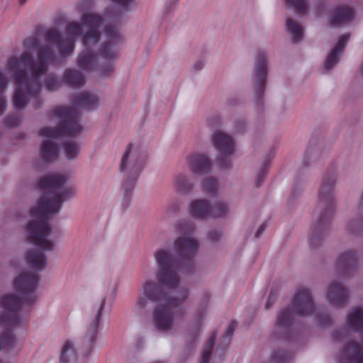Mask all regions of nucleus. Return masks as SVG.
Returning <instances> with one entry per match:
<instances>
[{
	"label": "nucleus",
	"instance_id": "f257e3e1",
	"mask_svg": "<svg viewBox=\"0 0 363 363\" xmlns=\"http://www.w3.org/2000/svg\"><path fill=\"white\" fill-rule=\"evenodd\" d=\"M23 47L22 54L19 57H11L6 64V69L11 74L15 83L13 104L15 108L22 110L29 100L34 99L33 106L38 109L41 104L40 78L48 72L55 55L50 47L40 46L35 36L25 39Z\"/></svg>",
	"mask_w": 363,
	"mask_h": 363
},
{
	"label": "nucleus",
	"instance_id": "f03ea898",
	"mask_svg": "<svg viewBox=\"0 0 363 363\" xmlns=\"http://www.w3.org/2000/svg\"><path fill=\"white\" fill-rule=\"evenodd\" d=\"M67 179L64 175L52 174L38 181V186L44 193L36 206L30 209V213L31 217L38 220L28 223L26 232L29 240L44 250L51 251L55 248L54 242L47 240L52 232L47 216L59 213L62 203L71 199L74 194V189L71 186L60 191Z\"/></svg>",
	"mask_w": 363,
	"mask_h": 363
},
{
	"label": "nucleus",
	"instance_id": "7ed1b4c3",
	"mask_svg": "<svg viewBox=\"0 0 363 363\" xmlns=\"http://www.w3.org/2000/svg\"><path fill=\"white\" fill-rule=\"evenodd\" d=\"M104 23L103 18L96 13H85L81 22L71 21L65 27L66 37L56 28H49L45 34V40L55 45L61 56H68L74 50L76 38L82 35L84 50L77 59L78 67L83 70H90L96 65L97 56L93 50L100 40L99 28Z\"/></svg>",
	"mask_w": 363,
	"mask_h": 363
},
{
	"label": "nucleus",
	"instance_id": "20e7f679",
	"mask_svg": "<svg viewBox=\"0 0 363 363\" xmlns=\"http://www.w3.org/2000/svg\"><path fill=\"white\" fill-rule=\"evenodd\" d=\"M199 244L194 239L179 237L174 242V249L177 257L169 250L158 249L154 255L157 270L156 279L169 289L179 286L182 279L179 272L190 274L194 272L195 257Z\"/></svg>",
	"mask_w": 363,
	"mask_h": 363
},
{
	"label": "nucleus",
	"instance_id": "39448f33",
	"mask_svg": "<svg viewBox=\"0 0 363 363\" xmlns=\"http://www.w3.org/2000/svg\"><path fill=\"white\" fill-rule=\"evenodd\" d=\"M40 277L33 273H22L13 280V287L21 295L18 298L15 294H6L0 301L4 309L0 315V325L6 327H16L20 323L18 312L23 303L32 304L35 301V291Z\"/></svg>",
	"mask_w": 363,
	"mask_h": 363
},
{
	"label": "nucleus",
	"instance_id": "423d86ee",
	"mask_svg": "<svg viewBox=\"0 0 363 363\" xmlns=\"http://www.w3.org/2000/svg\"><path fill=\"white\" fill-rule=\"evenodd\" d=\"M336 182L337 174L331 171L328 172L322 179L318 191V204L323 210L312 228L309 242L313 247L320 246L328 235L330 224L336 210Z\"/></svg>",
	"mask_w": 363,
	"mask_h": 363
},
{
	"label": "nucleus",
	"instance_id": "0eeeda50",
	"mask_svg": "<svg viewBox=\"0 0 363 363\" xmlns=\"http://www.w3.org/2000/svg\"><path fill=\"white\" fill-rule=\"evenodd\" d=\"M159 281L146 280L142 285V292L139 295L135 304V310L139 313H143L150 303L156 306L166 304L172 307L181 306L188 298L189 291L186 287H182L177 291H172Z\"/></svg>",
	"mask_w": 363,
	"mask_h": 363
},
{
	"label": "nucleus",
	"instance_id": "6e6552de",
	"mask_svg": "<svg viewBox=\"0 0 363 363\" xmlns=\"http://www.w3.org/2000/svg\"><path fill=\"white\" fill-rule=\"evenodd\" d=\"M52 114L60 120L57 127H45L40 135L46 138H57L61 136L74 137L79 134L82 127L79 123V113L74 108L58 106L52 109Z\"/></svg>",
	"mask_w": 363,
	"mask_h": 363
},
{
	"label": "nucleus",
	"instance_id": "1a4fd4ad",
	"mask_svg": "<svg viewBox=\"0 0 363 363\" xmlns=\"http://www.w3.org/2000/svg\"><path fill=\"white\" fill-rule=\"evenodd\" d=\"M345 328L335 330L331 335L334 342H345L351 338V332L359 333L363 330V307H352L347 313Z\"/></svg>",
	"mask_w": 363,
	"mask_h": 363
},
{
	"label": "nucleus",
	"instance_id": "9d476101",
	"mask_svg": "<svg viewBox=\"0 0 363 363\" xmlns=\"http://www.w3.org/2000/svg\"><path fill=\"white\" fill-rule=\"evenodd\" d=\"M359 254L357 250L348 249L337 257L334 272L340 278L353 277L359 269Z\"/></svg>",
	"mask_w": 363,
	"mask_h": 363
},
{
	"label": "nucleus",
	"instance_id": "9b49d317",
	"mask_svg": "<svg viewBox=\"0 0 363 363\" xmlns=\"http://www.w3.org/2000/svg\"><path fill=\"white\" fill-rule=\"evenodd\" d=\"M213 146L218 150L217 162L222 169H230L232 167L230 156L235 152V141L230 135L218 130L211 138Z\"/></svg>",
	"mask_w": 363,
	"mask_h": 363
},
{
	"label": "nucleus",
	"instance_id": "f8f14e48",
	"mask_svg": "<svg viewBox=\"0 0 363 363\" xmlns=\"http://www.w3.org/2000/svg\"><path fill=\"white\" fill-rule=\"evenodd\" d=\"M267 57L264 50H259L255 57V65L253 77V89L257 98V104L262 106L263 104L262 97L267 76Z\"/></svg>",
	"mask_w": 363,
	"mask_h": 363
},
{
	"label": "nucleus",
	"instance_id": "ddd939ff",
	"mask_svg": "<svg viewBox=\"0 0 363 363\" xmlns=\"http://www.w3.org/2000/svg\"><path fill=\"white\" fill-rule=\"evenodd\" d=\"M327 301L337 308H345L350 301V295L348 288L338 281H332L326 291Z\"/></svg>",
	"mask_w": 363,
	"mask_h": 363
},
{
	"label": "nucleus",
	"instance_id": "4468645a",
	"mask_svg": "<svg viewBox=\"0 0 363 363\" xmlns=\"http://www.w3.org/2000/svg\"><path fill=\"white\" fill-rule=\"evenodd\" d=\"M170 306L158 304L152 311V323L160 331L168 332L172 330L174 325L175 315Z\"/></svg>",
	"mask_w": 363,
	"mask_h": 363
},
{
	"label": "nucleus",
	"instance_id": "2eb2a0df",
	"mask_svg": "<svg viewBox=\"0 0 363 363\" xmlns=\"http://www.w3.org/2000/svg\"><path fill=\"white\" fill-rule=\"evenodd\" d=\"M105 41L100 49V55L106 60L114 59L118 56L116 45L122 41V37L118 29L111 25H107L104 29Z\"/></svg>",
	"mask_w": 363,
	"mask_h": 363
},
{
	"label": "nucleus",
	"instance_id": "dca6fc26",
	"mask_svg": "<svg viewBox=\"0 0 363 363\" xmlns=\"http://www.w3.org/2000/svg\"><path fill=\"white\" fill-rule=\"evenodd\" d=\"M294 313L301 316H309L315 311L313 296L311 291L306 288L298 289L292 299Z\"/></svg>",
	"mask_w": 363,
	"mask_h": 363
},
{
	"label": "nucleus",
	"instance_id": "f3484780",
	"mask_svg": "<svg viewBox=\"0 0 363 363\" xmlns=\"http://www.w3.org/2000/svg\"><path fill=\"white\" fill-rule=\"evenodd\" d=\"M132 149L133 144L129 143L121 157L120 171L127 174L138 176L143 169V161L139 153Z\"/></svg>",
	"mask_w": 363,
	"mask_h": 363
},
{
	"label": "nucleus",
	"instance_id": "a211bd4d",
	"mask_svg": "<svg viewBox=\"0 0 363 363\" xmlns=\"http://www.w3.org/2000/svg\"><path fill=\"white\" fill-rule=\"evenodd\" d=\"M106 303V298L101 299L99 306H96L91 314L89 327L83 341V345L87 351H90L92 344L95 342L98 334V327L101 320L102 311Z\"/></svg>",
	"mask_w": 363,
	"mask_h": 363
},
{
	"label": "nucleus",
	"instance_id": "6ab92c4d",
	"mask_svg": "<svg viewBox=\"0 0 363 363\" xmlns=\"http://www.w3.org/2000/svg\"><path fill=\"white\" fill-rule=\"evenodd\" d=\"M345 233L353 238L363 237V211L356 205L344 224Z\"/></svg>",
	"mask_w": 363,
	"mask_h": 363
},
{
	"label": "nucleus",
	"instance_id": "aec40b11",
	"mask_svg": "<svg viewBox=\"0 0 363 363\" xmlns=\"http://www.w3.org/2000/svg\"><path fill=\"white\" fill-rule=\"evenodd\" d=\"M339 363H363V352L359 345L351 341L340 351Z\"/></svg>",
	"mask_w": 363,
	"mask_h": 363
},
{
	"label": "nucleus",
	"instance_id": "412c9836",
	"mask_svg": "<svg viewBox=\"0 0 363 363\" xmlns=\"http://www.w3.org/2000/svg\"><path fill=\"white\" fill-rule=\"evenodd\" d=\"M188 164L193 173L204 174L211 172L212 162L205 155L194 153L188 157Z\"/></svg>",
	"mask_w": 363,
	"mask_h": 363
},
{
	"label": "nucleus",
	"instance_id": "4be33fe9",
	"mask_svg": "<svg viewBox=\"0 0 363 363\" xmlns=\"http://www.w3.org/2000/svg\"><path fill=\"white\" fill-rule=\"evenodd\" d=\"M349 35H342L335 45V46L328 53L326 60L324 63V69L325 70H330L333 69L340 60V57L342 55V52L347 45L349 40Z\"/></svg>",
	"mask_w": 363,
	"mask_h": 363
},
{
	"label": "nucleus",
	"instance_id": "5701e85b",
	"mask_svg": "<svg viewBox=\"0 0 363 363\" xmlns=\"http://www.w3.org/2000/svg\"><path fill=\"white\" fill-rule=\"evenodd\" d=\"M354 18V11L349 6H342L334 10L330 23L333 26H339L352 21Z\"/></svg>",
	"mask_w": 363,
	"mask_h": 363
},
{
	"label": "nucleus",
	"instance_id": "b1692460",
	"mask_svg": "<svg viewBox=\"0 0 363 363\" xmlns=\"http://www.w3.org/2000/svg\"><path fill=\"white\" fill-rule=\"evenodd\" d=\"M73 104L76 106L91 110L99 106V99L89 92H82L73 97Z\"/></svg>",
	"mask_w": 363,
	"mask_h": 363
},
{
	"label": "nucleus",
	"instance_id": "393cba45",
	"mask_svg": "<svg viewBox=\"0 0 363 363\" xmlns=\"http://www.w3.org/2000/svg\"><path fill=\"white\" fill-rule=\"evenodd\" d=\"M211 206L207 201L203 199L194 200L190 206L191 216L196 218L207 219L211 218Z\"/></svg>",
	"mask_w": 363,
	"mask_h": 363
},
{
	"label": "nucleus",
	"instance_id": "a878e982",
	"mask_svg": "<svg viewBox=\"0 0 363 363\" xmlns=\"http://www.w3.org/2000/svg\"><path fill=\"white\" fill-rule=\"evenodd\" d=\"M26 259L30 267L37 271H42L47 265L46 256L43 252L38 250L28 252L26 255Z\"/></svg>",
	"mask_w": 363,
	"mask_h": 363
},
{
	"label": "nucleus",
	"instance_id": "bb28decb",
	"mask_svg": "<svg viewBox=\"0 0 363 363\" xmlns=\"http://www.w3.org/2000/svg\"><path fill=\"white\" fill-rule=\"evenodd\" d=\"M40 156L43 161L50 163L58 157V148L55 143L44 141L40 148Z\"/></svg>",
	"mask_w": 363,
	"mask_h": 363
},
{
	"label": "nucleus",
	"instance_id": "cd10ccee",
	"mask_svg": "<svg viewBox=\"0 0 363 363\" xmlns=\"http://www.w3.org/2000/svg\"><path fill=\"white\" fill-rule=\"evenodd\" d=\"M64 82L72 87L79 88L85 84V79L83 74L76 69H68L63 74Z\"/></svg>",
	"mask_w": 363,
	"mask_h": 363
},
{
	"label": "nucleus",
	"instance_id": "c85d7f7f",
	"mask_svg": "<svg viewBox=\"0 0 363 363\" xmlns=\"http://www.w3.org/2000/svg\"><path fill=\"white\" fill-rule=\"evenodd\" d=\"M292 312L289 308H283L277 317L276 327L277 329L287 330L292 324Z\"/></svg>",
	"mask_w": 363,
	"mask_h": 363
},
{
	"label": "nucleus",
	"instance_id": "c756f323",
	"mask_svg": "<svg viewBox=\"0 0 363 363\" xmlns=\"http://www.w3.org/2000/svg\"><path fill=\"white\" fill-rule=\"evenodd\" d=\"M286 29L291 34L294 43H298L303 38V28L300 24L288 18L286 22Z\"/></svg>",
	"mask_w": 363,
	"mask_h": 363
},
{
	"label": "nucleus",
	"instance_id": "7c9ffc66",
	"mask_svg": "<svg viewBox=\"0 0 363 363\" xmlns=\"http://www.w3.org/2000/svg\"><path fill=\"white\" fill-rule=\"evenodd\" d=\"M177 191L181 194H188L194 188L191 181L184 174H179L175 177Z\"/></svg>",
	"mask_w": 363,
	"mask_h": 363
},
{
	"label": "nucleus",
	"instance_id": "2f4dec72",
	"mask_svg": "<svg viewBox=\"0 0 363 363\" xmlns=\"http://www.w3.org/2000/svg\"><path fill=\"white\" fill-rule=\"evenodd\" d=\"M76 359V352L71 341H66L62 347L60 357L61 363H71Z\"/></svg>",
	"mask_w": 363,
	"mask_h": 363
},
{
	"label": "nucleus",
	"instance_id": "473e14b6",
	"mask_svg": "<svg viewBox=\"0 0 363 363\" xmlns=\"http://www.w3.org/2000/svg\"><path fill=\"white\" fill-rule=\"evenodd\" d=\"M63 151L65 157L68 160H74L79 154L80 148L79 145L74 141H67L63 143Z\"/></svg>",
	"mask_w": 363,
	"mask_h": 363
},
{
	"label": "nucleus",
	"instance_id": "72a5a7b5",
	"mask_svg": "<svg viewBox=\"0 0 363 363\" xmlns=\"http://www.w3.org/2000/svg\"><path fill=\"white\" fill-rule=\"evenodd\" d=\"M218 331L215 330L212 333L211 336L208 341L206 343L204 349L202 352L201 363H209L213 347L215 344L216 338Z\"/></svg>",
	"mask_w": 363,
	"mask_h": 363
},
{
	"label": "nucleus",
	"instance_id": "f704fd0d",
	"mask_svg": "<svg viewBox=\"0 0 363 363\" xmlns=\"http://www.w3.org/2000/svg\"><path fill=\"white\" fill-rule=\"evenodd\" d=\"M210 211L211 218H221L229 213V207L226 203L218 201L211 206Z\"/></svg>",
	"mask_w": 363,
	"mask_h": 363
},
{
	"label": "nucleus",
	"instance_id": "c9c22d12",
	"mask_svg": "<svg viewBox=\"0 0 363 363\" xmlns=\"http://www.w3.org/2000/svg\"><path fill=\"white\" fill-rule=\"evenodd\" d=\"M236 327L237 323L235 321H232L227 328L225 333L222 336L221 342L219 346L220 349V353L219 354L220 355L223 354L225 350L227 348L230 342L231 336L234 333Z\"/></svg>",
	"mask_w": 363,
	"mask_h": 363
},
{
	"label": "nucleus",
	"instance_id": "e433bc0d",
	"mask_svg": "<svg viewBox=\"0 0 363 363\" xmlns=\"http://www.w3.org/2000/svg\"><path fill=\"white\" fill-rule=\"evenodd\" d=\"M62 85L60 79L54 74H48L44 80V86L50 91L58 89Z\"/></svg>",
	"mask_w": 363,
	"mask_h": 363
},
{
	"label": "nucleus",
	"instance_id": "4c0bfd02",
	"mask_svg": "<svg viewBox=\"0 0 363 363\" xmlns=\"http://www.w3.org/2000/svg\"><path fill=\"white\" fill-rule=\"evenodd\" d=\"M8 80L6 77L0 72V115L3 114L6 110V99L3 94L6 88Z\"/></svg>",
	"mask_w": 363,
	"mask_h": 363
},
{
	"label": "nucleus",
	"instance_id": "58836bf2",
	"mask_svg": "<svg viewBox=\"0 0 363 363\" xmlns=\"http://www.w3.org/2000/svg\"><path fill=\"white\" fill-rule=\"evenodd\" d=\"M203 191L210 195H214L218 190V181L216 178L208 177L203 182Z\"/></svg>",
	"mask_w": 363,
	"mask_h": 363
},
{
	"label": "nucleus",
	"instance_id": "ea45409f",
	"mask_svg": "<svg viewBox=\"0 0 363 363\" xmlns=\"http://www.w3.org/2000/svg\"><path fill=\"white\" fill-rule=\"evenodd\" d=\"M177 228L179 232L184 235H191L194 231V226L191 223L186 220H179L177 224Z\"/></svg>",
	"mask_w": 363,
	"mask_h": 363
},
{
	"label": "nucleus",
	"instance_id": "a19ab883",
	"mask_svg": "<svg viewBox=\"0 0 363 363\" xmlns=\"http://www.w3.org/2000/svg\"><path fill=\"white\" fill-rule=\"evenodd\" d=\"M1 344L4 346L11 347L15 343V337L11 330H6L1 335Z\"/></svg>",
	"mask_w": 363,
	"mask_h": 363
},
{
	"label": "nucleus",
	"instance_id": "79ce46f5",
	"mask_svg": "<svg viewBox=\"0 0 363 363\" xmlns=\"http://www.w3.org/2000/svg\"><path fill=\"white\" fill-rule=\"evenodd\" d=\"M138 177L126 174V178L123 184V188L126 193L130 192L133 189Z\"/></svg>",
	"mask_w": 363,
	"mask_h": 363
},
{
	"label": "nucleus",
	"instance_id": "37998d69",
	"mask_svg": "<svg viewBox=\"0 0 363 363\" xmlns=\"http://www.w3.org/2000/svg\"><path fill=\"white\" fill-rule=\"evenodd\" d=\"M291 355L285 350H278L273 354V359L276 363H284L290 358Z\"/></svg>",
	"mask_w": 363,
	"mask_h": 363
},
{
	"label": "nucleus",
	"instance_id": "c03bdc74",
	"mask_svg": "<svg viewBox=\"0 0 363 363\" xmlns=\"http://www.w3.org/2000/svg\"><path fill=\"white\" fill-rule=\"evenodd\" d=\"M288 4H291L298 11L304 13L307 9V3L306 0H285Z\"/></svg>",
	"mask_w": 363,
	"mask_h": 363
},
{
	"label": "nucleus",
	"instance_id": "a18cd8bd",
	"mask_svg": "<svg viewBox=\"0 0 363 363\" xmlns=\"http://www.w3.org/2000/svg\"><path fill=\"white\" fill-rule=\"evenodd\" d=\"M200 330L201 324L199 323L197 324L196 327L191 331L190 337L188 338V344L190 345L191 347H194Z\"/></svg>",
	"mask_w": 363,
	"mask_h": 363
},
{
	"label": "nucleus",
	"instance_id": "49530a36",
	"mask_svg": "<svg viewBox=\"0 0 363 363\" xmlns=\"http://www.w3.org/2000/svg\"><path fill=\"white\" fill-rule=\"evenodd\" d=\"M5 123L7 126L16 127L20 125L21 118L18 116H9L6 118Z\"/></svg>",
	"mask_w": 363,
	"mask_h": 363
},
{
	"label": "nucleus",
	"instance_id": "de8ad7c7",
	"mask_svg": "<svg viewBox=\"0 0 363 363\" xmlns=\"http://www.w3.org/2000/svg\"><path fill=\"white\" fill-rule=\"evenodd\" d=\"M318 321L323 327H327L332 324V319L328 314H319Z\"/></svg>",
	"mask_w": 363,
	"mask_h": 363
},
{
	"label": "nucleus",
	"instance_id": "09e8293b",
	"mask_svg": "<svg viewBox=\"0 0 363 363\" xmlns=\"http://www.w3.org/2000/svg\"><path fill=\"white\" fill-rule=\"evenodd\" d=\"M267 164L264 163L262 168L261 169L259 173L258 174L257 177V186L258 187L260 184L262 182L264 177L267 174Z\"/></svg>",
	"mask_w": 363,
	"mask_h": 363
},
{
	"label": "nucleus",
	"instance_id": "8fccbe9b",
	"mask_svg": "<svg viewBox=\"0 0 363 363\" xmlns=\"http://www.w3.org/2000/svg\"><path fill=\"white\" fill-rule=\"evenodd\" d=\"M114 70V67L112 63L108 62L106 65L101 68V74L104 76H108L112 73Z\"/></svg>",
	"mask_w": 363,
	"mask_h": 363
},
{
	"label": "nucleus",
	"instance_id": "3c124183",
	"mask_svg": "<svg viewBox=\"0 0 363 363\" xmlns=\"http://www.w3.org/2000/svg\"><path fill=\"white\" fill-rule=\"evenodd\" d=\"M222 237V233L217 230L211 231L208 233V239L211 241H218Z\"/></svg>",
	"mask_w": 363,
	"mask_h": 363
},
{
	"label": "nucleus",
	"instance_id": "603ef678",
	"mask_svg": "<svg viewBox=\"0 0 363 363\" xmlns=\"http://www.w3.org/2000/svg\"><path fill=\"white\" fill-rule=\"evenodd\" d=\"M245 123L243 121L240 120L237 121L235 124V130L238 133H241L245 130Z\"/></svg>",
	"mask_w": 363,
	"mask_h": 363
},
{
	"label": "nucleus",
	"instance_id": "864d4df0",
	"mask_svg": "<svg viewBox=\"0 0 363 363\" xmlns=\"http://www.w3.org/2000/svg\"><path fill=\"white\" fill-rule=\"evenodd\" d=\"M275 299H276V296L274 294H273L272 292H271L270 295L267 299V301L265 304V308L269 309L272 307V306L274 304Z\"/></svg>",
	"mask_w": 363,
	"mask_h": 363
},
{
	"label": "nucleus",
	"instance_id": "5fc2aeb1",
	"mask_svg": "<svg viewBox=\"0 0 363 363\" xmlns=\"http://www.w3.org/2000/svg\"><path fill=\"white\" fill-rule=\"evenodd\" d=\"M116 4L120 6L121 7L125 9L126 8L131 2L132 0H112Z\"/></svg>",
	"mask_w": 363,
	"mask_h": 363
},
{
	"label": "nucleus",
	"instance_id": "6e6d98bb",
	"mask_svg": "<svg viewBox=\"0 0 363 363\" xmlns=\"http://www.w3.org/2000/svg\"><path fill=\"white\" fill-rule=\"evenodd\" d=\"M179 206L178 203H174L169 205L167 210L168 212L175 213L177 211H179Z\"/></svg>",
	"mask_w": 363,
	"mask_h": 363
},
{
	"label": "nucleus",
	"instance_id": "4d7b16f0",
	"mask_svg": "<svg viewBox=\"0 0 363 363\" xmlns=\"http://www.w3.org/2000/svg\"><path fill=\"white\" fill-rule=\"evenodd\" d=\"M266 228H267V225L265 223H262L260 227L259 228V229L257 230L256 234H255V237L257 238H259L260 235L264 232V230H266Z\"/></svg>",
	"mask_w": 363,
	"mask_h": 363
},
{
	"label": "nucleus",
	"instance_id": "13d9d810",
	"mask_svg": "<svg viewBox=\"0 0 363 363\" xmlns=\"http://www.w3.org/2000/svg\"><path fill=\"white\" fill-rule=\"evenodd\" d=\"M204 67V62L201 60L200 61H198L195 63V65H194V69L196 70V71H199L201 69H202Z\"/></svg>",
	"mask_w": 363,
	"mask_h": 363
},
{
	"label": "nucleus",
	"instance_id": "bf43d9fd",
	"mask_svg": "<svg viewBox=\"0 0 363 363\" xmlns=\"http://www.w3.org/2000/svg\"><path fill=\"white\" fill-rule=\"evenodd\" d=\"M313 155L312 154V152H311V150H308L307 152H306V160H312L313 159Z\"/></svg>",
	"mask_w": 363,
	"mask_h": 363
},
{
	"label": "nucleus",
	"instance_id": "052dcab7",
	"mask_svg": "<svg viewBox=\"0 0 363 363\" xmlns=\"http://www.w3.org/2000/svg\"><path fill=\"white\" fill-rule=\"evenodd\" d=\"M361 333V342L363 345V329L362 331L359 332Z\"/></svg>",
	"mask_w": 363,
	"mask_h": 363
},
{
	"label": "nucleus",
	"instance_id": "680f3d73",
	"mask_svg": "<svg viewBox=\"0 0 363 363\" xmlns=\"http://www.w3.org/2000/svg\"><path fill=\"white\" fill-rule=\"evenodd\" d=\"M360 72H361V73H362V74L363 76V62H362V66L360 67Z\"/></svg>",
	"mask_w": 363,
	"mask_h": 363
},
{
	"label": "nucleus",
	"instance_id": "e2e57ef3",
	"mask_svg": "<svg viewBox=\"0 0 363 363\" xmlns=\"http://www.w3.org/2000/svg\"><path fill=\"white\" fill-rule=\"evenodd\" d=\"M25 2H26V0H21V1H20V4H21V5H23V4H25Z\"/></svg>",
	"mask_w": 363,
	"mask_h": 363
},
{
	"label": "nucleus",
	"instance_id": "0e129e2a",
	"mask_svg": "<svg viewBox=\"0 0 363 363\" xmlns=\"http://www.w3.org/2000/svg\"><path fill=\"white\" fill-rule=\"evenodd\" d=\"M303 164H304V165H307V164H308V163L304 160V161H303Z\"/></svg>",
	"mask_w": 363,
	"mask_h": 363
},
{
	"label": "nucleus",
	"instance_id": "69168bd1",
	"mask_svg": "<svg viewBox=\"0 0 363 363\" xmlns=\"http://www.w3.org/2000/svg\"><path fill=\"white\" fill-rule=\"evenodd\" d=\"M152 363H163L162 362H152Z\"/></svg>",
	"mask_w": 363,
	"mask_h": 363
}]
</instances>
